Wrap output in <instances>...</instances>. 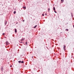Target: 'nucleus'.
<instances>
[{
    "label": "nucleus",
    "instance_id": "obj_1",
    "mask_svg": "<svg viewBox=\"0 0 74 74\" xmlns=\"http://www.w3.org/2000/svg\"><path fill=\"white\" fill-rule=\"evenodd\" d=\"M63 49L64 51H65L66 50V46H65V45H63Z\"/></svg>",
    "mask_w": 74,
    "mask_h": 74
},
{
    "label": "nucleus",
    "instance_id": "obj_2",
    "mask_svg": "<svg viewBox=\"0 0 74 74\" xmlns=\"http://www.w3.org/2000/svg\"><path fill=\"white\" fill-rule=\"evenodd\" d=\"M5 44L6 45H9V44H10L9 42H8V41H6V42Z\"/></svg>",
    "mask_w": 74,
    "mask_h": 74
},
{
    "label": "nucleus",
    "instance_id": "obj_3",
    "mask_svg": "<svg viewBox=\"0 0 74 74\" xmlns=\"http://www.w3.org/2000/svg\"><path fill=\"white\" fill-rule=\"evenodd\" d=\"M25 40V38H22L21 39V41H24V40Z\"/></svg>",
    "mask_w": 74,
    "mask_h": 74
},
{
    "label": "nucleus",
    "instance_id": "obj_4",
    "mask_svg": "<svg viewBox=\"0 0 74 74\" xmlns=\"http://www.w3.org/2000/svg\"><path fill=\"white\" fill-rule=\"evenodd\" d=\"M61 3L64 2V0H61Z\"/></svg>",
    "mask_w": 74,
    "mask_h": 74
},
{
    "label": "nucleus",
    "instance_id": "obj_5",
    "mask_svg": "<svg viewBox=\"0 0 74 74\" xmlns=\"http://www.w3.org/2000/svg\"><path fill=\"white\" fill-rule=\"evenodd\" d=\"M15 33H16L17 32V30L16 29H15Z\"/></svg>",
    "mask_w": 74,
    "mask_h": 74
},
{
    "label": "nucleus",
    "instance_id": "obj_6",
    "mask_svg": "<svg viewBox=\"0 0 74 74\" xmlns=\"http://www.w3.org/2000/svg\"><path fill=\"white\" fill-rule=\"evenodd\" d=\"M53 10L54 11H56V10H55V7H53Z\"/></svg>",
    "mask_w": 74,
    "mask_h": 74
},
{
    "label": "nucleus",
    "instance_id": "obj_7",
    "mask_svg": "<svg viewBox=\"0 0 74 74\" xmlns=\"http://www.w3.org/2000/svg\"><path fill=\"white\" fill-rule=\"evenodd\" d=\"M7 21H5V25H6V24H7Z\"/></svg>",
    "mask_w": 74,
    "mask_h": 74
},
{
    "label": "nucleus",
    "instance_id": "obj_8",
    "mask_svg": "<svg viewBox=\"0 0 74 74\" xmlns=\"http://www.w3.org/2000/svg\"><path fill=\"white\" fill-rule=\"evenodd\" d=\"M3 67H2L1 68V71H3Z\"/></svg>",
    "mask_w": 74,
    "mask_h": 74
},
{
    "label": "nucleus",
    "instance_id": "obj_9",
    "mask_svg": "<svg viewBox=\"0 0 74 74\" xmlns=\"http://www.w3.org/2000/svg\"><path fill=\"white\" fill-rule=\"evenodd\" d=\"M37 25H36L34 27V28H36V27H37Z\"/></svg>",
    "mask_w": 74,
    "mask_h": 74
},
{
    "label": "nucleus",
    "instance_id": "obj_10",
    "mask_svg": "<svg viewBox=\"0 0 74 74\" xmlns=\"http://www.w3.org/2000/svg\"><path fill=\"white\" fill-rule=\"evenodd\" d=\"M65 30L66 31H67V32H68L69 31V29H66Z\"/></svg>",
    "mask_w": 74,
    "mask_h": 74
},
{
    "label": "nucleus",
    "instance_id": "obj_11",
    "mask_svg": "<svg viewBox=\"0 0 74 74\" xmlns=\"http://www.w3.org/2000/svg\"><path fill=\"white\" fill-rule=\"evenodd\" d=\"M18 62V63H21V61H19Z\"/></svg>",
    "mask_w": 74,
    "mask_h": 74
},
{
    "label": "nucleus",
    "instance_id": "obj_12",
    "mask_svg": "<svg viewBox=\"0 0 74 74\" xmlns=\"http://www.w3.org/2000/svg\"><path fill=\"white\" fill-rule=\"evenodd\" d=\"M23 8H24V9H26V7H24V6H23Z\"/></svg>",
    "mask_w": 74,
    "mask_h": 74
},
{
    "label": "nucleus",
    "instance_id": "obj_13",
    "mask_svg": "<svg viewBox=\"0 0 74 74\" xmlns=\"http://www.w3.org/2000/svg\"><path fill=\"white\" fill-rule=\"evenodd\" d=\"M48 11L49 12V11H50V8H49L48 9Z\"/></svg>",
    "mask_w": 74,
    "mask_h": 74
},
{
    "label": "nucleus",
    "instance_id": "obj_14",
    "mask_svg": "<svg viewBox=\"0 0 74 74\" xmlns=\"http://www.w3.org/2000/svg\"><path fill=\"white\" fill-rule=\"evenodd\" d=\"M14 14H15V13H16V11H14Z\"/></svg>",
    "mask_w": 74,
    "mask_h": 74
},
{
    "label": "nucleus",
    "instance_id": "obj_15",
    "mask_svg": "<svg viewBox=\"0 0 74 74\" xmlns=\"http://www.w3.org/2000/svg\"><path fill=\"white\" fill-rule=\"evenodd\" d=\"M25 44H26V45H27V42H25Z\"/></svg>",
    "mask_w": 74,
    "mask_h": 74
},
{
    "label": "nucleus",
    "instance_id": "obj_16",
    "mask_svg": "<svg viewBox=\"0 0 74 74\" xmlns=\"http://www.w3.org/2000/svg\"><path fill=\"white\" fill-rule=\"evenodd\" d=\"M42 16H44V14H42Z\"/></svg>",
    "mask_w": 74,
    "mask_h": 74
},
{
    "label": "nucleus",
    "instance_id": "obj_17",
    "mask_svg": "<svg viewBox=\"0 0 74 74\" xmlns=\"http://www.w3.org/2000/svg\"><path fill=\"white\" fill-rule=\"evenodd\" d=\"M21 63H23V61H22L21 62Z\"/></svg>",
    "mask_w": 74,
    "mask_h": 74
},
{
    "label": "nucleus",
    "instance_id": "obj_18",
    "mask_svg": "<svg viewBox=\"0 0 74 74\" xmlns=\"http://www.w3.org/2000/svg\"><path fill=\"white\" fill-rule=\"evenodd\" d=\"M54 12H55V13H57V12H56L55 11H54Z\"/></svg>",
    "mask_w": 74,
    "mask_h": 74
},
{
    "label": "nucleus",
    "instance_id": "obj_19",
    "mask_svg": "<svg viewBox=\"0 0 74 74\" xmlns=\"http://www.w3.org/2000/svg\"><path fill=\"white\" fill-rule=\"evenodd\" d=\"M3 35H4V34L3 33Z\"/></svg>",
    "mask_w": 74,
    "mask_h": 74
},
{
    "label": "nucleus",
    "instance_id": "obj_20",
    "mask_svg": "<svg viewBox=\"0 0 74 74\" xmlns=\"http://www.w3.org/2000/svg\"><path fill=\"white\" fill-rule=\"evenodd\" d=\"M32 58H33V56H32Z\"/></svg>",
    "mask_w": 74,
    "mask_h": 74
},
{
    "label": "nucleus",
    "instance_id": "obj_21",
    "mask_svg": "<svg viewBox=\"0 0 74 74\" xmlns=\"http://www.w3.org/2000/svg\"><path fill=\"white\" fill-rule=\"evenodd\" d=\"M23 22H24V20H23Z\"/></svg>",
    "mask_w": 74,
    "mask_h": 74
},
{
    "label": "nucleus",
    "instance_id": "obj_22",
    "mask_svg": "<svg viewBox=\"0 0 74 74\" xmlns=\"http://www.w3.org/2000/svg\"><path fill=\"white\" fill-rule=\"evenodd\" d=\"M73 27H74V25H73Z\"/></svg>",
    "mask_w": 74,
    "mask_h": 74
},
{
    "label": "nucleus",
    "instance_id": "obj_23",
    "mask_svg": "<svg viewBox=\"0 0 74 74\" xmlns=\"http://www.w3.org/2000/svg\"><path fill=\"white\" fill-rule=\"evenodd\" d=\"M45 15H47V14H45Z\"/></svg>",
    "mask_w": 74,
    "mask_h": 74
}]
</instances>
